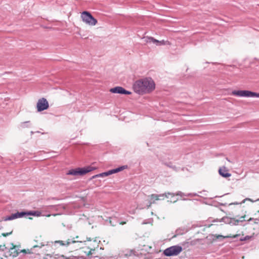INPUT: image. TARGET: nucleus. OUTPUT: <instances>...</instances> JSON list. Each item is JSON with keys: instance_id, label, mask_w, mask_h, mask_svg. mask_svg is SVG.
Here are the masks:
<instances>
[{"instance_id": "nucleus-6", "label": "nucleus", "mask_w": 259, "mask_h": 259, "mask_svg": "<svg viewBox=\"0 0 259 259\" xmlns=\"http://www.w3.org/2000/svg\"><path fill=\"white\" fill-rule=\"evenodd\" d=\"M36 107L37 111L41 112L48 109L49 104L46 99L42 98L38 100Z\"/></svg>"}, {"instance_id": "nucleus-11", "label": "nucleus", "mask_w": 259, "mask_h": 259, "mask_svg": "<svg viewBox=\"0 0 259 259\" xmlns=\"http://www.w3.org/2000/svg\"><path fill=\"white\" fill-rule=\"evenodd\" d=\"M135 253L136 251L134 249H126L123 251L122 255L126 257H128L135 255Z\"/></svg>"}, {"instance_id": "nucleus-33", "label": "nucleus", "mask_w": 259, "mask_h": 259, "mask_svg": "<svg viewBox=\"0 0 259 259\" xmlns=\"http://www.w3.org/2000/svg\"><path fill=\"white\" fill-rule=\"evenodd\" d=\"M157 45H165V41L164 40H162V41H159V42L158 44H157Z\"/></svg>"}, {"instance_id": "nucleus-45", "label": "nucleus", "mask_w": 259, "mask_h": 259, "mask_svg": "<svg viewBox=\"0 0 259 259\" xmlns=\"http://www.w3.org/2000/svg\"><path fill=\"white\" fill-rule=\"evenodd\" d=\"M160 198H161L162 200L164 199V197H160Z\"/></svg>"}, {"instance_id": "nucleus-41", "label": "nucleus", "mask_w": 259, "mask_h": 259, "mask_svg": "<svg viewBox=\"0 0 259 259\" xmlns=\"http://www.w3.org/2000/svg\"><path fill=\"white\" fill-rule=\"evenodd\" d=\"M46 256H49L50 257H52V255H51V254H47L46 255Z\"/></svg>"}, {"instance_id": "nucleus-12", "label": "nucleus", "mask_w": 259, "mask_h": 259, "mask_svg": "<svg viewBox=\"0 0 259 259\" xmlns=\"http://www.w3.org/2000/svg\"><path fill=\"white\" fill-rule=\"evenodd\" d=\"M12 245L13 247H11L9 249V254L13 257H16L18 255L19 252L13 244H12Z\"/></svg>"}, {"instance_id": "nucleus-16", "label": "nucleus", "mask_w": 259, "mask_h": 259, "mask_svg": "<svg viewBox=\"0 0 259 259\" xmlns=\"http://www.w3.org/2000/svg\"><path fill=\"white\" fill-rule=\"evenodd\" d=\"M245 215L240 217L239 220H237L234 218H232L231 224L232 225H238L239 222H242L244 221Z\"/></svg>"}, {"instance_id": "nucleus-13", "label": "nucleus", "mask_w": 259, "mask_h": 259, "mask_svg": "<svg viewBox=\"0 0 259 259\" xmlns=\"http://www.w3.org/2000/svg\"><path fill=\"white\" fill-rule=\"evenodd\" d=\"M180 196L181 197L183 196H190V197H194V196H198L196 193H188V194H185L183 193L181 191H178L176 193H174V196Z\"/></svg>"}, {"instance_id": "nucleus-26", "label": "nucleus", "mask_w": 259, "mask_h": 259, "mask_svg": "<svg viewBox=\"0 0 259 259\" xmlns=\"http://www.w3.org/2000/svg\"><path fill=\"white\" fill-rule=\"evenodd\" d=\"M184 230L179 229L176 230V233L177 235L183 234L184 233Z\"/></svg>"}, {"instance_id": "nucleus-39", "label": "nucleus", "mask_w": 259, "mask_h": 259, "mask_svg": "<svg viewBox=\"0 0 259 259\" xmlns=\"http://www.w3.org/2000/svg\"><path fill=\"white\" fill-rule=\"evenodd\" d=\"M91 246L90 247V248H93V246H96V244H94V243H93V242H92V244L91 245Z\"/></svg>"}, {"instance_id": "nucleus-49", "label": "nucleus", "mask_w": 259, "mask_h": 259, "mask_svg": "<svg viewBox=\"0 0 259 259\" xmlns=\"http://www.w3.org/2000/svg\"><path fill=\"white\" fill-rule=\"evenodd\" d=\"M76 239H78V236H76Z\"/></svg>"}, {"instance_id": "nucleus-44", "label": "nucleus", "mask_w": 259, "mask_h": 259, "mask_svg": "<svg viewBox=\"0 0 259 259\" xmlns=\"http://www.w3.org/2000/svg\"><path fill=\"white\" fill-rule=\"evenodd\" d=\"M29 121H26L23 123V124L28 123Z\"/></svg>"}, {"instance_id": "nucleus-9", "label": "nucleus", "mask_w": 259, "mask_h": 259, "mask_svg": "<svg viewBox=\"0 0 259 259\" xmlns=\"http://www.w3.org/2000/svg\"><path fill=\"white\" fill-rule=\"evenodd\" d=\"M25 216H26V211H18L15 213L12 214L11 215L6 217L3 220L5 221H11L14 219L23 218Z\"/></svg>"}, {"instance_id": "nucleus-29", "label": "nucleus", "mask_w": 259, "mask_h": 259, "mask_svg": "<svg viewBox=\"0 0 259 259\" xmlns=\"http://www.w3.org/2000/svg\"><path fill=\"white\" fill-rule=\"evenodd\" d=\"M250 238V237L249 236H246L245 237H243V238H240L239 239V240L240 241H245V240H247V239H248L249 238Z\"/></svg>"}, {"instance_id": "nucleus-15", "label": "nucleus", "mask_w": 259, "mask_h": 259, "mask_svg": "<svg viewBox=\"0 0 259 259\" xmlns=\"http://www.w3.org/2000/svg\"><path fill=\"white\" fill-rule=\"evenodd\" d=\"M161 196H162V195L161 194H151L150 196V197L151 199H154V200L153 201V202H151L150 203L149 206H150L152 203H154L155 200H162L161 198H160V197H161Z\"/></svg>"}, {"instance_id": "nucleus-25", "label": "nucleus", "mask_w": 259, "mask_h": 259, "mask_svg": "<svg viewBox=\"0 0 259 259\" xmlns=\"http://www.w3.org/2000/svg\"><path fill=\"white\" fill-rule=\"evenodd\" d=\"M246 200H248V201H250L252 202H255L256 201H258L259 200V198L256 199V200H253L250 198H246L245 199H244L240 203H244L245 202V201Z\"/></svg>"}, {"instance_id": "nucleus-18", "label": "nucleus", "mask_w": 259, "mask_h": 259, "mask_svg": "<svg viewBox=\"0 0 259 259\" xmlns=\"http://www.w3.org/2000/svg\"><path fill=\"white\" fill-rule=\"evenodd\" d=\"M232 218L229 217H224L222 218V221L226 224H231Z\"/></svg>"}, {"instance_id": "nucleus-8", "label": "nucleus", "mask_w": 259, "mask_h": 259, "mask_svg": "<svg viewBox=\"0 0 259 259\" xmlns=\"http://www.w3.org/2000/svg\"><path fill=\"white\" fill-rule=\"evenodd\" d=\"M240 236L239 234H236L235 235L231 236V235H227V236H223L222 235H217V234H210L209 235V237H210V239L212 241H215L217 239L219 240H222L224 238H237L238 237Z\"/></svg>"}, {"instance_id": "nucleus-40", "label": "nucleus", "mask_w": 259, "mask_h": 259, "mask_svg": "<svg viewBox=\"0 0 259 259\" xmlns=\"http://www.w3.org/2000/svg\"><path fill=\"white\" fill-rule=\"evenodd\" d=\"M165 164L168 167H171V166L168 163H165Z\"/></svg>"}, {"instance_id": "nucleus-3", "label": "nucleus", "mask_w": 259, "mask_h": 259, "mask_svg": "<svg viewBox=\"0 0 259 259\" xmlns=\"http://www.w3.org/2000/svg\"><path fill=\"white\" fill-rule=\"evenodd\" d=\"M183 247L180 245H174L166 248L163 251V254L166 256H176L183 251Z\"/></svg>"}, {"instance_id": "nucleus-2", "label": "nucleus", "mask_w": 259, "mask_h": 259, "mask_svg": "<svg viewBox=\"0 0 259 259\" xmlns=\"http://www.w3.org/2000/svg\"><path fill=\"white\" fill-rule=\"evenodd\" d=\"M95 169V167H92L91 166H88L81 168L78 167L77 168L71 169L69 170L67 172V175L72 176H83Z\"/></svg>"}, {"instance_id": "nucleus-5", "label": "nucleus", "mask_w": 259, "mask_h": 259, "mask_svg": "<svg viewBox=\"0 0 259 259\" xmlns=\"http://www.w3.org/2000/svg\"><path fill=\"white\" fill-rule=\"evenodd\" d=\"M81 17L84 22L90 25L94 26L97 23V19L89 12L83 11L82 12Z\"/></svg>"}, {"instance_id": "nucleus-42", "label": "nucleus", "mask_w": 259, "mask_h": 259, "mask_svg": "<svg viewBox=\"0 0 259 259\" xmlns=\"http://www.w3.org/2000/svg\"><path fill=\"white\" fill-rule=\"evenodd\" d=\"M252 220H253V218H250L249 220H248V221H252Z\"/></svg>"}, {"instance_id": "nucleus-17", "label": "nucleus", "mask_w": 259, "mask_h": 259, "mask_svg": "<svg viewBox=\"0 0 259 259\" xmlns=\"http://www.w3.org/2000/svg\"><path fill=\"white\" fill-rule=\"evenodd\" d=\"M41 212L39 211H26V216L33 215L35 217H39L41 215Z\"/></svg>"}, {"instance_id": "nucleus-30", "label": "nucleus", "mask_w": 259, "mask_h": 259, "mask_svg": "<svg viewBox=\"0 0 259 259\" xmlns=\"http://www.w3.org/2000/svg\"><path fill=\"white\" fill-rule=\"evenodd\" d=\"M182 246H184L185 247H188L189 245V243L188 242L185 241L182 243Z\"/></svg>"}, {"instance_id": "nucleus-36", "label": "nucleus", "mask_w": 259, "mask_h": 259, "mask_svg": "<svg viewBox=\"0 0 259 259\" xmlns=\"http://www.w3.org/2000/svg\"><path fill=\"white\" fill-rule=\"evenodd\" d=\"M57 206V205H49L48 206V207L51 208H56V207Z\"/></svg>"}, {"instance_id": "nucleus-28", "label": "nucleus", "mask_w": 259, "mask_h": 259, "mask_svg": "<svg viewBox=\"0 0 259 259\" xmlns=\"http://www.w3.org/2000/svg\"><path fill=\"white\" fill-rule=\"evenodd\" d=\"M54 243L55 244L59 243L60 244V245L65 246V243L63 241H62V240L55 241L54 242Z\"/></svg>"}, {"instance_id": "nucleus-43", "label": "nucleus", "mask_w": 259, "mask_h": 259, "mask_svg": "<svg viewBox=\"0 0 259 259\" xmlns=\"http://www.w3.org/2000/svg\"><path fill=\"white\" fill-rule=\"evenodd\" d=\"M87 240L88 241H91V239L90 238H87Z\"/></svg>"}, {"instance_id": "nucleus-7", "label": "nucleus", "mask_w": 259, "mask_h": 259, "mask_svg": "<svg viewBox=\"0 0 259 259\" xmlns=\"http://www.w3.org/2000/svg\"><path fill=\"white\" fill-rule=\"evenodd\" d=\"M109 91L113 94H118L121 95H131L132 92L126 90L121 87L117 86L110 89Z\"/></svg>"}, {"instance_id": "nucleus-46", "label": "nucleus", "mask_w": 259, "mask_h": 259, "mask_svg": "<svg viewBox=\"0 0 259 259\" xmlns=\"http://www.w3.org/2000/svg\"><path fill=\"white\" fill-rule=\"evenodd\" d=\"M226 159H227V160L228 161L231 162V161H230V160H229L228 158H227Z\"/></svg>"}, {"instance_id": "nucleus-34", "label": "nucleus", "mask_w": 259, "mask_h": 259, "mask_svg": "<svg viewBox=\"0 0 259 259\" xmlns=\"http://www.w3.org/2000/svg\"><path fill=\"white\" fill-rule=\"evenodd\" d=\"M45 245L42 244V243H40V245H34L33 247H39L41 248L42 246H44Z\"/></svg>"}, {"instance_id": "nucleus-37", "label": "nucleus", "mask_w": 259, "mask_h": 259, "mask_svg": "<svg viewBox=\"0 0 259 259\" xmlns=\"http://www.w3.org/2000/svg\"><path fill=\"white\" fill-rule=\"evenodd\" d=\"M241 204L240 203H238L237 202H233V203H231L229 204V205H236V204Z\"/></svg>"}, {"instance_id": "nucleus-19", "label": "nucleus", "mask_w": 259, "mask_h": 259, "mask_svg": "<svg viewBox=\"0 0 259 259\" xmlns=\"http://www.w3.org/2000/svg\"><path fill=\"white\" fill-rule=\"evenodd\" d=\"M60 257L65 259H79L78 256H75L73 255L70 256L69 257H67L64 255H61Z\"/></svg>"}, {"instance_id": "nucleus-20", "label": "nucleus", "mask_w": 259, "mask_h": 259, "mask_svg": "<svg viewBox=\"0 0 259 259\" xmlns=\"http://www.w3.org/2000/svg\"><path fill=\"white\" fill-rule=\"evenodd\" d=\"M161 195H162V197H166V198H168V195H170L172 197H174V193H170V192H166V193H164L163 194H161Z\"/></svg>"}, {"instance_id": "nucleus-22", "label": "nucleus", "mask_w": 259, "mask_h": 259, "mask_svg": "<svg viewBox=\"0 0 259 259\" xmlns=\"http://www.w3.org/2000/svg\"><path fill=\"white\" fill-rule=\"evenodd\" d=\"M98 176H99V177H104L108 176L109 174H108V172L107 171L106 172H102L99 174H98Z\"/></svg>"}, {"instance_id": "nucleus-38", "label": "nucleus", "mask_w": 259, "mask_h": 259, "mask_svg": "<svg viewBox=\"0 0 259 259\" xmlns=\"http://www.w3.org/2000/svg\"><path fill=\"white\" fill-rule=\"evenodd\" d=\"M219 204H220V205H222V206H226L227 205V203H219Z\"/></svg>"}, {"instance_id": "nucleus-14", "label": "nucleus", "mask_w": 259, "mask_h": 259, "mask_svg": "<svg viewBox=\"0 0 259 259\" xmlns=\"http://www.w3.org/2000/svg\"><path fill=\"white\" fill-rule=\"evenodd\" d=\"M93 243L96 244V246H93V248L88 247V248L90 249V251L87 253L88 256L91 255L93 254L96 248H97L99 247V242L96 240H94L93 241Z\"/></svg>"}, {"instance_id": "nucleus-21", "label": "nucleus", "mask_w": 259, "mask_h": 259, "mask_svg": "<svg viewBox=\"0 0 259 259\" xmlns=\"http://www.w3.org/2000/svg\"><path fill=\"white\" fill-rule=\"evenodd\" d=\"M127 167V165H123L120 167H118L117 168H116L117 172H118L119 171H121V170L126 168Z\"/></svg>"}, {"instance_id": "nucleus-4", "label": "nucleus", "mask_w": 259, "mask_h": 259, "mask_svg": "<svg viewBox=\"0 0 259 259\" xmlns=\"http://www.w3.org/2000/svg\"><path fill=\"white\" fill-rule=\"evenodd\" d=\"M232 94L238 97L259 98V93L247 90H235L232 92Z\"/></svg>"}, {"instance_id": "nucleus-35", "label": "nucleus", "mask_w": 259, "mask_h": 259, "mask_svg": "<svg viewBox=\"0 0 259 259\" xmlns=\"http://www.w3.org/2000/svg\"><path fill=\"white\" fill-rule=\"evenodd\" d=\"M99 176H98V174H97V175H94V176H92V177H91V179L92 180V179H95V178H99Z\"/></svg>"}, {"instance_id": "nucleus-24", "label": "nucleus", "mask_w": 259, "mask_h": 259, "mask_svg": "<svg viewBox=\"0 0 259 259\" xmlns=\"http://www.w3.org/2000/svg\"><path fill=\"white\" fill-rule=\"evenodd\" d=\"M108 174L109 176L110 175L117 173V172L116 169L114 168V169H112L108 170Z\"/></svg>"}, {"instance_id": "nucleus-48", "label": "nucleus", "mask_w": 259, "mask_h": 259, "mask_svg": "<svg viewBox=\"0 0 259 259\" xmlns=\"http://www.w3.org/2000/svg\"><path fill=\"white\" fill-rule=\"evenodd\" d=\"M3 228L2 226H0V229H2Z\"/></svg>"}, {"instance_id": "nucleus-23", "label": "nucleus", "mask_w": 259, "mask_h": 259, "mask_svg": "<svg viewBox=\"0 0 259 259\" xmlns=\"http://www.w3.org/2000/svg\"><path fill=\"white\" fill-rule=\"evenodd\" d=\"M71 242L72 243H75L76 242H78V241H76L73 240V241H71ZM79 242H81V241H79ZM70 243H71V241H70V239H68L66 242V243H65V246H68Z\"/></svg>"}, {"instance_id": "nucleus-32", "label": "nucleus", "mask_w": 259, "mask_h": 259, "mask_svg": "<svg viewBox=\"0 0 259 259\" xmlns=\"http://www.w3.org/2000/svg\"><path fill=\"white\" fill-rule=\"evenodd\" d=\"M12 233V231L9 232V233H4L2 234V235L4 237H6Z\"/></svg>"}, {"instance_id": "nucleus-10", "label": "nucleus", "mask_w": 259, "mask_h": 259, "mask_svg": "<svg viewBox=\"0 0 259 259\" xmlns=\"http://www.w3.org/2000/svg\"><path fill=\"white\" fill-rule=\"evenodd\" d=\"M228 169L226 167H221L219 169V174L222 177L227 178L231 177V174L229 173Z\"/></svg>"}, {"instance_id": "nucleus-50", "label": "nucleus", "mask_w": 259, "mask_h": 259, "mask_svg": "<svg viewBox=\"0 0 259 259\" xmlns=\"http://www.w3.org/2000/svg\"><path fill=\"white\" fill-rule=\"evenodd\" d=\"M1 259H3V258H1Z\"/></svg>"}, {"instance_id": "nucleus-47", "label": "nucleus", "mask_w": 259, "mask_h": 259, "mask_svg": "<svg viewBox=\"0 0 259 259\" xmlns=\"http://www.w3.org/2000/svg\"><path fill=\"white\" fill-rule=\"evenodd\" d=\"M95 257H98V258H99V259H100L98 256H95Z\"/></svg>"}, {"instance_id": "nucleus-1", "label": "nucleus", "mask_w": 259, "mask_h": 259, "mask_svg": "<svg viewBox=\"0 0 259 259\" xmlns=\"http://www.w3.org/2000/svg\"><path fill=\"white\" fill-rule=\"evenodd\" d=\"M155 83L151 78L139 79L133 84L134 91L142 95L151 92L155 89Z\"/></svg>"}, {"instance_id": "nucleus-31", "label": "nucleus", "mask_w": 259, "mask_h": 259, "mask_svg": "<svg viewBox=\"0 0 259 259\" xmlns=\"http://www.w3.org/2000/svg\"><path fill=\"white\" fill-rule=\"evenodd\" d=\"M7 249L5 245H0V250L4 251Z\"/></svg>"}, {"instance_id": "nucleus-27", "label": "nucleus", "mask_w": 259, "mask_h": 259, "mask_svg": "<svg viewBox=\"0 0 259 259\" xmlns=\"http://www.w3.org/2000/svg\"><path fill=\"white\" fill-rule=\"evenodd\" d=\"M149 39L150 40V41H151L153 43H157L158 44L159 42V40L154 38L153 37H150L149 38Z\"/></svg>"}]
</instances>
